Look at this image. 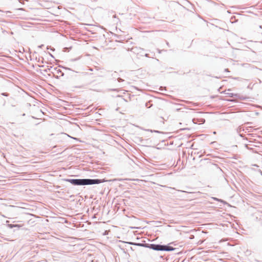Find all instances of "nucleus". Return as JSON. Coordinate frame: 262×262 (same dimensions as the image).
Segmentation results:
<instances>
[{
  "mask_svg": "<svg viewBox=\"0 0 262 262\" xmlns=\"http://www.w3.org/2000/svg\"><path fill=\"white\" fill-rule=\"evenodd\" d=\"M165 246L161 244H148V246H146V248H149L150 249L155 250V251H163V248Z\"/></svg>",
  "mask_w": 262,
  "mask_h": 262,
  "instance_id": "f03ea898",
  "label": "nucleus"
},
{
  "mask_svg": "<svg viewBox=\"0 0 262 262\" xmlns=\"http://www.w3.org/2000/svg\"><path fill=\"white\" fill-rule=\"evenodd\" d=\"M8 227L10 229H12L13 228H16L17 229H19L21 226L19 224H8L7 225Z\"/></svg>",
  "mask_w": 262,
  "mask_h": 262,
  "instance_id": "423d86ee",
  "label": "nucleus"
},
{
  "mask_svg": "<svg viewBox=\"0 0 262 262\" xmlns=\"http://www.w3.org/2000/svg\"><path fill=\"white\" fill-rule=\"evenodd\" d=\"M112 91H116V89H113Z\"/></svg>",
  "mask_w": 262,
  "mask_h": 262,
  "instance_id": "412c9836",
  "label": "nucleus"
},
{
  "mask_svg": "<svg viewBox=\"0 0 262 262\" xmlns=\"http://www.w3.org/2000/svg\"><path fill=\"white\" fill-rule=\"evenodd\" d=\"M117 81L119 82H123L124 81V80L121 78H117Z\"/></svg>",
  "mask_w": 262,
  "mask_h": 262,
  "instance_id": "9b49d317",
  "label": "nucleus"
},
{
  "mask_svg": "<svg viewBox=\"0 0 262 262\" xmlns=\"http://www.w3.org/2000/svg\"><path fill=\"white\" fill-rule=\"evenodd\" d=\"M146 131L150 132L151 133H161V132L157 130H152V129H146Z\"/></svg>",
  "mask_w": 262,
  "mask_h": 262,
  "instance_id": "1a4fd4ad",
  "label": "nucleus"
},
{
  "mask_svg": "<svg viewBox=\"0 0 262 262\" xmlns=\"http://www.w3.org/2000/svg\"><path fill=\"white\" fill-rule=\"evenodd\" d=\"M43 46V45H41L38 46V48H41Z\"/></svg>",
  "mask_w": 262,
  "mask_h": 262,
  "instance_id": "a211bd4d",
  "label": "nucleus"
},
{
  "mask_svg": "<svg viewBox=\"0 0 262 262\" xmlns=\"http://www.w3.org/2000/svg\"><path fill=\"white\" fill-rule=\"evenodd\" d=\"M212 199H213V200H214L215 201H216L217 202H222V203H223L224 204H227V203L226 201H224V200H223L222 199H218V198H215V197H213Z\"/></svg>",
  "mask_w": 262,
  "mask_h": 262,
  "instance_id": "0eeeda50",
  "label": "nucleus"
},
{
  "mask_svg": "<svg viewBox=\"0 0 262 262\" xmlns=\"http://www.w3.org/2000/svg\"><path fill=\"white\" fill-rule=\"evenodd\" d=\"M51 69H53V71L51 72L52 73L56 72L57 74H60L61 76H64L63 72L60 69H58V68L55 67V68H53L52 67H51V68L50 69H49L48 70L50 71Z\"/></svg>",
  "mask_w": 262,
  "mask_h": 262,
  "instance_id": "20e7f679",
  "label": "nucleus"
},
{
  "mask_svg": "<svg viewBox=\"0 0 262 262\" xmlns=\"http://www.w3.org/2000/svg\"><path fill=\"white\" fill-rule=\"evenodd\" d=\"M59 67L60 68H61L63 69H65L66 70H69V71H73V72H76L77 73V72L74 71V70H72L71 69L69 68H68V67H64V66H59Z\"/></svg>",
  "mask_w": 262,
  "mask_h": 262,
  "instance_id": "6e6552de",
  "label": "nucleus"
},
{
  "mask_svg": "<svg viewBox=\"0 0 262 262\" xmlns=\"http://www.w3.org/2000/svg\"><path fill=\"white\" fill-rule=\"evenodd\" d=\"M173 244V243H170V244H169L168 245H163V246H165V247L163 248V251L170 252V251H174L176 249V248H173L169 245L170 244Z\"/></svg>",
  "mask_w": 262,
  "mask_h": 262,
  "instance_id": "7ed1b4c3",
  "label": "nucleus"
},
{
  "mask_svg": "<svg viewBox=\"0 0 262 262\" xmlns=\"http://www.w3.org/2000/svg\"><path fill=\"white\" fill-rule=\"evenodd\" d=\"M115 36L118 39H121L122 37L121 35L115 34Z\"/></svg>",
  "mask_w": 262,
  "mask_h": 262,
  "instance_id": "ddd939ff",
  "label": "nucleus"
},
{
  "mask_svg": "<svg viewBox=\"0 0 262 262\" xmlns=\"http://www.w3.org/2000/svg\"><path fill=\"white\" fill-rule=\"evenodd\" d=\"M181 191V192H186V191Z\"/></svg>",
  "mask_w": 262,
  "mask_h": 262,
  "instance_id": "b1692460",
  "label": "nucleus"
},
{
  "mask_svg": "<svg viewBox=\"0 0 262 262\" xmlns=\"http://www.w3.org/2000/svg\"><path fill=\"white\" fill-rule=\"evenodd\" d=\"M145 105H146V106L147 107H148V108L150 107V106H148V104H147V103L145 104Z\"/></svg>",
  "mask_w": 262,
  "mask_h": 262,
  "instance_id": "6ab92c4d",
  "label": "nucleus"
},
{
  "mask_svg": "<svg viewBox=\"0 0 262 262\" xmlns=\"http://www.w3.org/2000/svg\"><path fill=\"white\" fill-rule=\"evenodd\" d=\"M242 130V128L241 127H239L237 129V132H241ZM244 129H243V130Z\"/></svg>",
  "mask_w": 262,
  "mask_h": 262,
  "instance_id": "4468645a",
  "label": "nucleus"
},
{
  "mask_svg": "<svg viewBox=\"0 0 262 262\" xmlns=\"http://www.w3.org/2000/svg\"><path fill=\"white\" fill-rule=\"evenodd\" d=\"M23 116H25V114H23Z\"/></svg>",
  "mask_w": 262,
  "mask_h": 262,
  "instance_id": "4be33fe9",
  "label": "nucleus"
},
{
  "mask_svg": "<svg viewBox=\"0 0 262 262\" xmlns=\"http://www.w3.org/2000/svg\"><path fill=\"white\" fill-rule=\"evenodd\" d=\"M258 172L260 173V174L262 176V171L261 170L259 169Z\"/></svg>",
  "mask_w": 262,
  "mask_h": 262,
  "instance_id": "dca6fc26",
  "label": "nucleus"
},
{
  "mask_svg": "<svg viewBox=\"0 0 262 262\" xmlns=\"http://www.w3.org/2000/svg\"><path fill=\"white\" fill-rule=\"evenodd\" d=\"M49 55L52 57V58H54V57L53 56V55L51 54L50 53H49Z\"/></svg>",
  "mask_w": 262,
  "mask_h": 262,
  "instance_id": "f3484780",
  "label": "nucleus"
},
{
  "mask_svg": "<svg viewBox=\"0 0 262 262\" xmlns=\"http://www.w3.org/2000/svg\"><path fill=\"white\" fill-rule=\"evenodd\" d=\"M227 94L229 96H230V97H233L235 95V94H233V93H227Z\"/></svg>",
  "mask_w": 262,
  "mask_h": 262,
  "instance_id": "f8f14e48",
  "label": "nucleus"
},
{
  "mask_svg": "<svg viewBox=\"0 0 262 262\" xmlns=\"http://www.w3.org/2000/svg\"><path fill=\"white\" fill-rule=\"evenodd\" d=\"M127 243L131 245H135V246H138L139 247H146V246H148V244H142V243H133V242H128Z\"/></svg>",
  "mask_w": 262,
  "mask_h": 262,
  "instance_id": "39448f33",
  "label": "nucleus"
},
{
  "mask_svg": "<svg viewBox=\"0 0 262 262\" xmlns=\"http://www.w3.org/2000/svg\"><path fill=\"white\" fill-rule=\"evenodd\" d=\"M224 71H225V72H230V71H229V69H225L224 70Z\"/></svg>",
  "mask_w": 262,
  "mask_h": 262,
  "instance_id": "2eb2a0df",
  "label": "nucleus"
},
{
  "mask_svg": "<svg viewBox=\"0 0 262 262\" xmlns=\"http://www.w3.org/2000/svg\"><path fill=\"white\" fill-rule=\"evenodd\" d=\"M61 181L70 183L74 186H84L91 185L94 184H99L100 183L110 181L111 180H106L105 179H68L64 178L61 179Z\"/></svg>",
  "mask_w": 262,
  "mask_h": 262,
  "instance_id": "f257e3e1",
  "label": "nucleus"
},
{
  "mask_svg": "<svg viewBox=\"0 0 262 262\" xmlns=\"http://www.w3.org/2000/svg\"><path fill=\"white\" fill-rule=\"evenodd\" d=\"M145 56H146V57H148V54H145Z\"/></svg>",
  "mask_w": 262,
  "mask_h": 262,
  "instance_id": "aec40b11",
  "label": "nucleus"
},
{
  "mask_svg": "<svg viewBox=\"0 0 262 262\" xmlns=\"http://www.w3.org/2000/svg\"><path fill=\"white\" fill-rule=\"evenodd\" d=\"M1 95L5 97H8L9 95V94L7 93H2Z\"/></svg>",
  "mask_w": 262,
  "mask_h": 262,
  "instance_id": "9d476101",
  "label": "nucleus"
},
{
  "mask_svg": "<svg viewBox=\"0 0 262 262\" xmlns=\"http://www.w3.org/2000/svg\"><path fill=\"white\" fill-rule=\"evenodd\" d=\"M213 134H216V132H213Z\"/></svg>",
  "mask_w": 262,
  "mask_h": 262,
  "instance_id": "5701e85b",
  "label": "nucleus"
}]
</instances>
